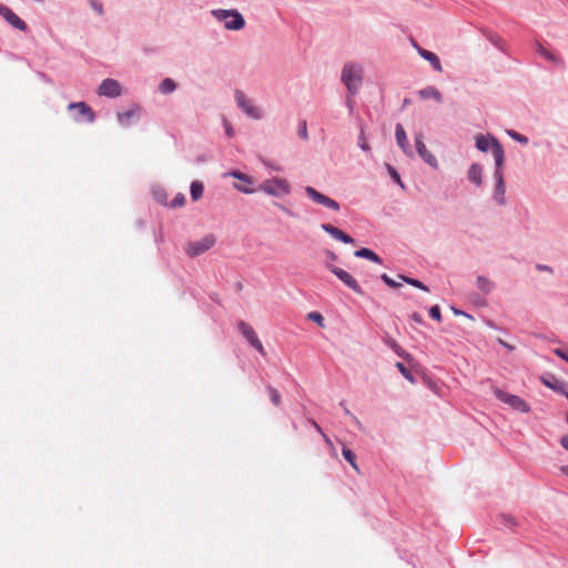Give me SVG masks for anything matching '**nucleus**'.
<instances>
[{
  "instance_id": "obj_4",
  "label": "nucleus",
  "mask_w": 568,
  "mask_h": 568,
  "mask_svg": "<svg viewBox=\"0 0 568 568\" xmlns=\"http://www.w3.org/2000/svg\"><path fill=\"white\" fill-rule=\"evenodd\" d=\"M258 190L268 195L282 197L290 194L291 185L283 178H273L261 183Z\"/></svg>"
},
{
  "instance_id": "obj_7",
  "label": "nucleus",
  "mask_w": 568,
  "mask_h": 568,
  "mask_svg": "<svg viewBox=\"0 0 568 568\" xmlns=\"http://www.w3.org/2000/svg\"><path fill=\"white\" fill-rule=\"evenodd\" d=\"M305 193L314 203H317L335 212H338L341 210L339 204L335 200L326 196L325 194H322L313 186H306Z\"/></svg>"
},
{
  "instance_id": "obj_17",
  "label": "nucleus",
  "mask_w": 568,
  "mask_h": 568,
  "mask_svg": "<svg viewBox=\"0 0 568 568\" xmlns=\"http://www.w3.org/2000/svg\"><path fill=\"white\" fill-rule=\"evenodd\" d=\"M230 175L241 181V183L234 184V187L236 190L246 194H251L254 192L253 189L248 187L251 184H253V180L248 175L241 173L239 171H233L230 173Z\"/></svg>"
},
{
  "instance_id": "obj_51",
  "label": "nucleus",
  "mask_w": 568,
  "mask_h": 568,
  "mask_svg": "<svg viewBox=\"0 0 568 568\" xmlns=\"http://www.w3.org/2000/svg\"><path fill=\"white\" fill-rule=\"evenodd\" d=\"M347 105H348L349 110L352 111L353 110V105H352V100L351 99H347Z\"/></svg>"
},
{
  "instance_id": "obj_10",
  "label": "nucleus",
  "mask_w": 568,
  "mask_h": 568,
  "mask_svg": "<svg viewBox=\"0 0 568 568\" xmlns=\"http://www.w3.org/2000/svg\"><path fill=\"white\" fill-rule=\"evenodd\" d=\"M328 270L335 274L347 287L353 290L357 294H362V288L358 285L357 281L346 271L334 266L333 264L327 265Z\"/></svg>"
},
{
  "instance_id": "obj_40",
  "label": "nucleus",
  "mask_w": 568,
  "mask_h": 568,
  "mask_svg": "<svg viewBox=\"0 0 568 568\" xmlns=\"http://www.w3.org/2000/svg\"><path fill=\"white\" fill-rule=\"evenodd\" d=\"M387 169H388V172L390 174V176L399 184L403 186V183L400 181V176L399 174L397 173V171L389 164H387Z\"/></svg>"
},
{
  "instance_id": "obj_43",
  "label": "nucleus",
  "mask_w": 568,
  "mask_h": 568,
  "mask_svg": "<svg viewBox=\"0 0 568 568\" xmlns=\"http://www.w3.org/2000/svg\"><path fill=\"white\" fill-rule=\"evenodd\" d=\"M313 425L315 427V430H317L320 434L323 435L324 439L326 443H331V440L328 439V437L323 433L321 426L316 423V422H313Z\"/></svg>"
},
{
  "instance_id": "obj_21",
  "label": "nucleus",
  "mask_w": 568,
  "mask_h": 568,
  "mask_svg": "<svg viewBox=\"0 0 568 568\" xmlns=\"http://www.w3.org/2000/svg\"><path fill=\"white\" fill-rule=\"evenodd\" d=\"M468 179L474 182L476 185L481 184V168L480 165L474 163L470 165L468 170Z\"/></svg>"
},
{
  "instance_id": "obj_20",
  "label": "nucleus",
  "mask_w": 568,
  "mask_h": 568,
  "mask_svg": "<svg viewBox=\"0 0 568 568\" xmlns=\"http://www.w3.org/2000/svg\"><path fill=\"white\" fill-rule=\"evenodd\" d=\"M355 256L367 258V260L378 263V264L382 263L381 257L375 252H373L372 250L366 248V247L357 250L355 252Z\"/></svg>"
},
{
  "instance_id": "obj_31",
  "label": "nucleus",
  "mask_w": 568,
  "mask_h": 568,
  "mask_svg": "<svg viewBox=\"0 0 568 568\" xmlns=\"http://www.w3.org/2000/svg\"><path fill=\"white\" fill-rule=\"evenodd\" d=\"M396 367L406 379L414 382L413 374L403 363H400V362L396 363Z\"/></svg>"
},
{
  "instance_id": "obj_45",
  "label": "nucleus",
  "mask_w": 568,
  "mask_h": 568,
  "mask_svg": "<svg viewBox=\"0 0 568 568\" xmlns=\"http://www.w3.org/2000/svg\"><path fill=\"white\" fill-rule=\"evenodd\" d=\"M277 206H278V207H280V209H281L285 214H287L288 216H292V217H294V216H295V214H294L290 209L285 207L284 205H282V204H277Z\"/></svg>"
},
{
  "instance_id": "obj_1",
  "label": "nucleus",
  "mask_w": 568,
  "mask_h": 568,
  "mask_svg": "<svg viewBox=\"0 0 568 568\" xmlns=\"http://www.w3.org/2000/svg\"><path fill=\"white\" fill-rule=\"evenodd\" d=\"M493 155H494V159H495V162H496V171H495V179H496V192H495V200L499 203V204H504L505 203V192H506V187H505V183H504V176H503V172H501V166L504 164V149L501 146V144L499 143V141H494L493 142Z\"/></svg>"
},
{
  "instance_id": "obj_37",
  "label": "nucleus",
  "mask_w": 568,
  "mask_h": 568,
  "mask_svg": "<svg viewBox=\"0 0 568 568\" xmlns=\"http://www.w3.org/2000/svg\"><path fill=\"white\" fill-rule=\"evenodd\" d=\"M381 278L383 280V282H384L386 285H388V286H390V287H398V286H400V283H398V282L394 281V280H393L392 277H389L387 274H383V275L381 276Z\"/></svg>"
},
{
  "instance_id": "obj_16",
  "label": "nucleus",
  "mask_w": 568,
  "mask_h": 568,
  "mask_svg": "<svg viewBox=\"0 0 568 568\" xmlns=\"http://www.w3.org/2000/svg\"><path fill=\"white\" fill-rule=\"evenodd\" d=\"M321 227H322V230L324 232L329 234L335 240H338V241H341L343 243H346V244L354 243V239L351 235L346 234L345 232H343L342 230H339L336 226H333L331 224H322Z\"/></svg>"
},
{
  "instance_id": "obj_27",
  "label": "nucleus",
  "mask_w": 568,
  "mask_h": 568,
  "mask_svg": "<svg viewBox=\"0 0 568 568\" xmlns=\"http://www.w3.org/2000/svg\"><path fill=\"white\" fill-rule=\"evenodd\" d=\"M175 88H176L175 82L170 78L164 79L160 83V91L164 94L173 92L175 90Z\"/></svg>"
},
{
  "instance_id": "obj_13",
  "label": "nucleus",
  "mask_w": 568,
  "mask_h": 568,
  "mask_svg": "<svg viewBox=\"0 0 568 568\" xmlns=\"http://www.w3.org/2000/svg\"><path fill=\"white\" fill-rule=\"evenodd\" d=\"M68 109L77 110L78 116H75V121L85 120L89 123H92L94 121V112L92 109L84 102H73L68 105Z\"/></svg>"
},
{
  "instance_id": "obj_23",
  "label": "nucleus",
  "mask_w": 568,
  "mask_h": 568,
  "mask_svg": "<svg viewBox=\"0 0 568 568\" xmlns=\"http://www.w3.org/2000/svg\"><path fill=\"white\" fill-rule=\"evenodd\" d=\"M537 52L550 62L562 64V59L552 54L550 51L545 49L540 43H537Z\"/></svg>"
},
{
  "instance_id": "obj_5",
  "label": "nucleus",
  "mask_w": 568,
  "mask_h": 568,
  "mask_svg": "<svg viewBox=\"0 0 568 568\" xmlns=\"http://www.w3.org/2000/svg\"><path fill=\"white\" fill-rule=\"evenodd\" d=\"M215 242L216 237L214 234H206L197 241L187 243L185 246V253L191 257L199 256L212 248Z\"/></svg>"
},
{
  "instance_id": "obj_47",
  "label": "nucleus",
  "mask_w": 568,
  "mask_h": 568,
  "mask_svg": "<svg viewBox=\"0 0 568 568\" xmlns=\"http://www.w3.org/2000/svg\"><path fill=\"white\" fill-rule=\"evenodd\" d=\"M560 444L561 446L568 450V434L567 435H564L560 439Z\"/></svg>"
},
{
  "instance_id": "obj_2",
  "label": "nucleus",
  "mask_w": 568,
  "mask_h": 568,
  "mask_svg": "<svg viewBox=\"0 0 568 568\" xmlns=\"http://www.w3.org/2000/svg\"><path fill=\"white\" fill-rule=\"evenodd\" d=\"M342 82L351 94H356L363 82V69L359 64L346 63L342 70Z\"/></svg>"
},
{
  "instance_id": "obj_41",
  "label": "nucleus",
  "mask_w": 568,
  "mask_h": 568,
  "mask_svg": "<svg viewBox=\"0 0 568 568\" xmlns=\"http://www.w3.org/2000/svg\"><path fill=\"white\" fill-rule=\"evenodd\" d=\"M554 353L560 357L561 359L566 361L568 363V353L565 352L564 349L561 348H555L554 349Z\"/></svg>"
},
{
  "instance_id": "obj_14",
  "label": "nucleus",
  "mask_w": 568,
  "mask_h": 568,
  "mask_svg": "<svg viewBox=\"0 0 568 568\" xmlns=\"http://www.w3.org/2000/svg\"><path fill=\"white\" fill-rule=\"evenodd\" d=\"M415 144H416V151L418 153V155L427 163L429 164L430 166L433 168H437L438 165V162L436 160V158L427 150L424 141H423V135L422 133H418L416 136H415Z\"/></svg>"
},
{
  "instance_id": "obj_28",
  "label": "nucleus",
  "mask_w": 568,
  "mask_h": 568,
  "mask_svg": "<svg viewBox=\"0 0 568 568\" xmlns=\"http://www.w3.org/2000/svg\"><path fill=\"white\" fill-rule=\"evenodd\" d=\"M191 196L194 201L199 200L203 194V184L199 181H194L190 187Z\"/></svg>"
},
{
  "instance_id": "obj_35",
  "label": "nucleus",
  "mask_w": 568,
  "mask_h": 568,
  "mask_svg": "<svg viewBox=\"0 0 568 568\" xmlns=\"http://www.w3.org/2000/svg\"><path fill=\"white\" fill-rule=\"evenodd\" d=\"M429 315L432 318L440 322L442 321V313H440V308L438 305H434L430 307L429 310Z\"/></svg>"
},
{
  "instance_id": "obj_19",
  "label": "nucleus",
  "mask_w": 568,
  "mask_h": 568,
  "mask_svg": "<svg viewBox=\"0 0 568 568\" xmlns=\"http://www.w3.org/2000/svg\"><path fill=\"white\" fill-rule=\"evenodd\" d=\"M139 115V108L134 106L125 112L118 113V121L122 125H129L130 121Z\"/></svg>"
},
{
  "instance_id": "obj_38",
  "label": "nucleus",
  "mask_w": 568,
  "mask_h": 568,
  "mask_svg": "<svg viewBox=\"0 0 568 568\" xmlns=\"http://www.w3.org/2000/svg\"><path fill=\"white\" fill-rule=\"evenodd\" d=\"M89 3L91 8L98 12V14L101 16L103 13V6L98 0H89Z\"/></svg>"
},
{
  "instance_id": "obj_24",
  "label": "nucleus",
  "mask_w": 568,
  "mask_h": 568,
  "mask_svg": "<svg viewBox=\"0 0 568 568\" xmlns=\"http://www.w3.org/2000/svg\"><path fill=\"white\" fill-rule=\"evenodd\" d=\"M497 141L496 139L488 140L484 135H478L476 138V146L478 150L483 152H487L489 149L493 151V142Z\"/></svg>"
},
{
  "instance_id": "obj_34",
  "label": "nucleus",
  "mask_w": 568,
  "mask_h": 568,
  "mask_svg": "<svg viewBox=\"0 0 568 568\" xmlns=\"http://www.w3.org/2000/svg\"><path fill=\"white\" fill-rule=\"evenodd\" d=\"M185 203V196L183 194H178L173 201L171 202V207H180L183 206Z\"/></svg>"
},
{
  "instance_id": "obj_11",
  "label": "nucleus",
  "mask_w": 568,
  "mask_h": 568,
  "mask_svg": "<svg viewBox=\"0 0 568 568\" xmlns=\"http://www.w3.org/2000/svg\"><path fill=\"white\" fill-rule=\"evenodd\" d=\"M98 94L108 98L120 97L122 94L121 84L114 79H105L99 85Z\"/></svg>"
},
{
  "instance_id": "obj_44",
  "label": "nucleus",
  "mask_w": 568,
  "mask_h": 568,
  "mask_svg": "<svg viewBox=\"0 0 568 568\" xmlns=\"http://www.w3.org/2000/svg\"><path fill=\"white\" fill-rule=\"evenodd\" d=\"M224 124H225V131H226V134L229 136H233L234 135V130L233 128L231 126V124L225 120L224 121Z\"/></svg>"
},
{
  "instance_id": "obj_36",
  "label": "nucleus",
  "mask_w": 568,
  "mask_h": 568,
  "mask_svg": "<svg viewBox=\"0 0 568 568\" xmlns=\"http://www.w3.org/2000/svg\"><path fill=\"white\" fill-rule=\"evenodd\" d=\"M508 134L517 142L519 143H523V144H527L528 143V139L521 134H519L518 132L516 131H508Z\"/></svg>"
},
{
  "instance_id": "obj_26",
  "label": "nucleus",
  "mask_w": 568,
  "mask_h": 568,
  "mask_svg": "<svg viewBox=\"0 0 568 568\" xmlns=\"http://www.w3.org/2000/svg\"><path fill=\"white\" fill-rule=\"evenodd\" d=\"M342 454H343V457L351 464V466L357 473H359V468H358L357 463H356L355 454L349 448H347V447H343Z\"/></svg>"
},
{
  "instance_id": "obj_8",
  "label": "nucleus",
  "mask_w": 568,
  "mask_h": 568,
  "mask_svg": "<svg viewBox=\"0 0 568 568\" xmlns=\"http://www.w3.org/2000/svg\"><path fill=\"white\" fill-rule=\"evenodd\" d=\"M235 100L239 105L250 118L258 120L262 118L261 110L253 103L252 100L247 99L242 91L235 92Z\"/></svg>"
},
{
  "instance_id": "obj_48",
  "label": "nucleus",
  "mask_w": 568,
  "mask_h": 568,
  "mask_svg": "<svg viewBox=\"0 0 568 568\" xmlns=\"http://www.w3.org/2000/svg\"><path fill=\"white\" fill-rule=\"evenodd\" d=\"M537 268L540 271L552 272L551 267L547 265H537Z\"/></svg>"
},
{
  "instance_id": "obj_25",
  "label": "nucleus",
  "mask_w": 568,
  "mask_h": 568,
  "mask_svg": "<svg viewBox=\"0 0 568 568\" xmlns=\"http://www.w3.org/2000/svg\"><path fill=\"white\" fill-rule=\"evenodd\" d=\"M477 286L483 293L489 294L494 288V283L486 276H478Z\"/></svg>"
},
{
  "instance_id": "obj_32",
  "label": "nucleus",
  "mask_w": 568,
  "mask_h": 568,
  "mask_svg": "<svg viewBox=\"0 0 568 568\" xmlns=\"http://www.w3.org/2000/svg\"><path fill=\"white\" fill-rule=\"evenodd\" d=\"M307 317L311 321L317 323L320 326H322V327L324 326V318H323V316L320 313L311 312V313H308Z\"/></svg>"
},
{
  "instance_id": "obj_9",
  "label": "nucleus",
  "mask_w": 568,
  "mask_h": 568,
  "mask_svg": "<svg viewBox=\"0 0 568 568\" xmlns=\"http://www.w3.org/2000/svg\"><path fill=\"white\" fill-rule=\"evenodd\" d=\"M237 327L242 335L248 341V343L262 355H265V349L258 339L254 328L244 321L237 323Z\"/></svg>"
},
{
  "instance_id": "obj_30",
  "label": "nucleus",
  "mask_w": 568,
  "mask_h": 568,
  "mask_svg": "<svg viewBox=\"0 0 568 568\" xmlns=\"http://www.w3.org/2000/svg\"><path fill=\"white\" fill-rule=\"evenodd\" d=\"M267 392L270 394V398L272 400V403L275 405V406H278L281 404V394L278 393L277 389H275L274 387L272 386H268L267 387Z\"/></svg>"
},
{
  "instance_id": "obj_53",
  "label": "nucleus",
  "mask_w": 568,
  "mask_h": 568,
  "mask_svg": "<svg viewBox=\"0 0 568 568\" xmlns=\"http://www.w3.org/2000/svg\"><path fill=\"white\" fill-rule=\"evenodd\" d=\"M567 397H568V394H567Z\"/></svg>"
},
{
  "instance_id": "obj_12",
  "label": "nucleus",
  "mask_w": 568,
  "mask_h": 568,
  "mask_svg": "<svg viewBox=\"0 0 568 568\" xmlns=\"http://www.w3.org/2000/svg\"><path fill=\"white\" fill-rule=\"evenodd\" d=\"M0 16L13 28L21 31L27 30V23L20 19L9 7L2 3H0Z\"/></svg>"
},
{
  "instance_id": "obj_52",
  "label": "nucleus",
  "mask_w": 568,
  "mask_h": 568,
  "mask_svg": "<svg viewBox=\"0 0 568 568\" xmlns=\"http://www.w3.org/2000/svg\"><path fill=\"white\" fill-rule=\"evenodd\" d=\"M454 313H455V314H457V315H465V313H464V312H462V311H457V310H454Z\"/></svg>"
},
{
  "instance_id": "obj_22",
  "label": "nucleus",
  "mask_w": 568,
  "mask_h": 568,
  "mask_svg": "<svg viewBox=\"0 0 568 568\" xmlns=\"http://www.w3.org/2000/svg\"><path fill=\"white\" fill-rule=\"evenodd\" d=\"M419 97L422 99H435L436 101L440 102L442 101V94L440 92L434 88V87H427L423 90L419 91Z\"/></svg>"
},
{
  "instance_id": "obj_18",
  "label": "nucleus",
  "mask_w": 568,
  "mask_h": 568,
  "mask_svg": "<svg viewBox=\"0 0 568 568\" xmlns=\"http://www.w3.org/2000/svg\"><path fill=\"white\" fill-rule=\"evenodd\" d=\"M395 136H396V142H397L398 146L403 150V152L406 154H410L412 152H410L409 143L407 140V135L404 130V126L400 123L396 124Z\"/></svg>"
},
{
  "instance_id": "obj_39",
  "label": "nucleus",
  "mask_w": 568,
  "mask_h": 568,
  "mask_svg": "<svg viewBox=\"0 0 568 568\" xmlns=\"http://www.w3.org/2000/svg\"><path fill=\"white\" fill-rule=\"evenodd\" d=\"M298 135H300L302 139L307 140L308 134H307L306 121H302V122H301V124H300V129H298Z\"/></svg>"
},
{
  "instance_id": "obj_42",
  "label": "nucleus",
  "mask_w": 568,
  "mask_h": 568,
  "mask_svg": "<svg viewBox=\"0 0 568 568\" xmlns=\"http://www.w3.org/2000/svg\"><path fill=\"white\" fill-rule=\"evenodd\" d=\"M345 414H346V415H348V416L354 420V423H355L359 428H362V424H361V422L357 419V417H356V416H354V415L349 412V409L345 408Z\"/></svg>"
},
{
  "instance_id": "obj_15",
  "label": "nucleus",
  "mask_w": 568,
  "mask_h": 568,
  "mask_svg": "<svg viewBox=\"0 0 568 568\" xmlns=\"http://www.w3.org/2000/svg\"><path fill=\"white\" fill-rule=\"evenodd\" d=\"M413 47L417 50L418 54L425 59L426 61H428L432 67L434 68V70H436L437 72H442L443 71V67H442V63H440V60L439 58L432 51H428L424 48H420L415 41H413Z\"/></svg>"
},
{
  "instance_id": "obj_46",
  "label": "nucleus",
  "mask_w": 568,
  "mask_h": 568,
  "mask_svg": "<svg viewBox=\"0 0 568 568\" xmlns=\"http://www.w3.org/2000/svg\"><path fill=\"white\" fill-rule=\"evenodd\" d=\"M412 320L418 324L423 323V318H422V315L419 313H413L412 314Z\"/></svg>"
},
{
  "instance_id": "obj_3",
  "label": "nucleus",
  "mask_w": 568,
  "mask_h": 568,
  "mask_svg": "<svg viewBox=\"0 0 568 568\" xmlns=\"http://www.w3.org/2000/svg\"><path fill=\"white\" fill-rule=\"evenodd\" d=\"M211 13L216 20L223 21L227 30H241L245 26L243 16L236 10L215 9Z\"/></svg>"
},
{
  "instance_id": "obj_29",
  "label": "nucleus",
  "mask_w": 568,
  "mask_h": 568,
  "mask_svg": "<svg viewBox=\"0 0 568 568\" xmlns=\"http://www.w3.org/2000/svg\"><path fill=\"white\" fill-rule=\"evenodd\" d=\"M399 278L402 281H404L405 283L412 285V286H415L422 291H425V292H428V287L426 285H424L420 281L418 280H415V278H410V277H407V276H404V275H400Z\"/></svg>"
},
{
  "instance_id": "obj_6",
  "label": "nucleus",
  "mask_w": 568,
  "mask_h": 568,
  "mask_svg": "<svg viewBox=\"0 0 568 568\" xmlns=\"http://www.w3.org/2000/svg\"><path fill=\"white\" fill-rule=\"evenodd\" d=\"M495 396L503 403L509 405L515 410L521 413H528L530 410L529 405L519 396L506 393L499 388L494 390Z\"/></svg>"
},
{
  "instance_id": "obj_33",
  "label": "nucleus",
  "mask_w": 568,
  "mask_h": 568,
  "mask_svg": "<svg viewBox=\"0 0 568 568\" xmlns=\"http://www.w3.org/2000/svg\"><path fill=\"white\" fill-rule=\"evenodd\" d=\"M359 148L365 152H368L371 150L363 129L361 130L359 133Z\"/></svg>"
},
{
  "instance_id": "obj_49",
  "label": "nucleus",
  "mask_w": 568,
  "mask_h": 568,
  "mask_svg": "<svg viewBox=\"0 0 568 568\" xmlns=\"http://www.w3.org/2000/svg\"><path fill=\"white\" fill-rule=\"evenodd\" d=\"M327 256H328V258H329L331 261H333V262L337 260L336 254H335V253H333V252H327Z\"/></svg>"
},
{
  "instance_id": "obj_50",
  "label": "nucleus",
  "mask_w": 568,
  "mask_h": 568,
  "mask_svg": "<svg viewBox=\"0 0 568 568\" xmlns=\"http://www.w3.org/2000/svg\"><path fill=\"white\" fill-rule=\"evenodd\" d=\"M541 382L547 386V387H550L552 388L554 386L550 384V381H547L546 378H541Z\"/></svg>"
}]
</instances>
